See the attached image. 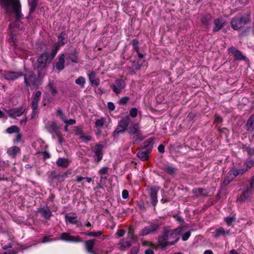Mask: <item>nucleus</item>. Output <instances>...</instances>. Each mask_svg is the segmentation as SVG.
<instances>
[{"label": "nucleus", "instance_id": "nucleus-1", "mask_svg": "<svg viewBox=\"0 0 254 254\" xmlns=\"http://www.w3.org/2000/svg\"><path fill=\"white\" fill-rule=\"evenodd\" d=\"M183 231L182 227H178L174 229H170L164 227L162 234L158 236L157 246L151 244V247L156 249L157 247L165 249L167 247L174 245L180 240V235Z\"/></svg>", "mask_w": 254, "mask_h": 254}, {"label": "nucleus", "instance_id": "nucleus-2", "mask_svg": "<svg viewBox=\"0 0 254 254\" xmlns=\"http://www.w3.org/2000/svg\"><path fill=\"white\" fill-rule=\"evenodd\" d=\"M2 5L6 13L15 14V21L10 26L12 25L14 28H19L21 24L20 19L22 16L19 0H2Z\"/></svg>", "mask_w": 254, "mask_h": 254}, {"label": "nucleus", "instance_id": "nucleus-3", "mask_svg": "<svg viewBox=\"0 0 254 254\" xmlns=\"http://www.w3.org/2000/svg\"><path fill=\"white\" fill-rule=\"evenodd\" d=\"M58 50V46L54 45L51 53L44 52L38 57L37 60V64L34 65L33 68L37 71L39 77H41L42 70L52 62Z\"/></svg>", "mask_w": 254, "mask_h": 254}, {"label": "nucleus", "instance_id": "nucleus-4", "mask_svg": "<svg viewBox=\"0 0 254 254\" xmlns=\"http://www.w3.org/2000/svg\"><path fill=\"white\" fill-rule=\"evenodd\" d=\"M154 139L150 138L145 141L142 145L138 148L137 156L142 161L148 160L153 148V141Z\"/></svg>", "mask_w": 254, "mask_h": 254}, {"label": "nucleus", "instance_id": "nucleus-5", "mask_svg": "<svg viewBox=\"0 0 254 254\" xmlns=\"http://www.w3.org/2000/svg\"><path fill=\"white\" fill-rule=\"evenodd\" d=\"M127 132L134 139L133 143L134 144L137 142L142 141L144 138L138 123H135L130 126L127 128Z\"/></svg>", "mask_w": 254, "mask_h": 254}, {"label": "nucleus", "instance_id": "nucleus-6", "mask_svg": "<svg viewBox=\"0 0 254 254\" xmlns=\"http://www.w3.org/2000/svg\"><path fill=\"white\" fill-rule=\"evenodd\" d=\"M249 21V15H244L241 16H236L232 18L230 23L232 28L235 30H237L244 27Z\"/></svg>", "mask_w": 254, "mask_h": 254}, {"label": "nucleus", "instance_id": "nucleus-7", "mask_svg": "<svg viewBox=\"0 0 254 254\" xmlns=\"http://www.w3.org/2000/svg\"><path fill=\"white\" fill-rule=\"evenodd\" d=\"M131 122V118L128 115L122 118L113 132V136L116 137L119 133H123L126 130H127L128 125Z\"/></svg>", "mask_w": 254, "mask_h": 254}, {"label": "nucleus", "instance_id": "nucleus-8", "mask_svg": "<svg viewBox=\"0 0 254 254\" xmlns=\"http://www.w3.org/2000/svg\"><path fill=\"white\" fill-rule=\"evenodd\" d=\"M24 83L26 87H30L31 88L37 86V78L33 71H29L27 73L23 74Z\"/></svg>", "mask_w": 254, "mask_h": 254}, {"label": "nucleus", "instance_id": "nucleus-9", "mask_svg": "<svg viewBox=\"0 0 254 254\" xmlns=\"http://www.w3.org/2000/svg\"><path fill=\"white\" fill-rule=\"evenodd\" d=\"M160 225L158 223H150L148 226L145 227L139 232V235L141 236L150 234H156L160 230Z\"/></svg>", "mask_w": 254, "mask_h": 254}, {"label": "nucleus", "instance_id": "nucleus-10", "mask_svg": "<svg viewBox=\"0 0 254 254\" xmlns=\"http://www.w3.org/2000/svg\"><path fill=\"white\" fill-rule=\"evenodd\" d=\"M2 77L8 81H14L23 76V72L19 70L18 71H4L2 74Z\"/></svg>", "mask_w": 254, "mask_h": 254}, {"label": "nucleus", "instance_id": "nucleus-11", "mask_svg": "<svg viewBox=\"0 0 254 254\" xmlns=\"http://www.w3.org/2000/svg\"><path fill=\"white\" fill-rule=\"evenodd\" d=\"M126 87V83L122 79H117L114 84L111 85L113 91L117 95L120 94Z\"/></svg>", "mask_w": 254, "mask_h": 254}, {"label": "nucleus", "instance_id": "nucleus-12", "mask_svg": "<svg viewBox=\"0 0 254 254\" xmlns=\"http://www.w3.org/2000/svg\"><path fill=\"white\" fill-rule=\"evenodd\" d=\"M159 190V188L156 186H151L149 189V193L151 200V204L154 207L156 206L158 202L157 193Z\"/></svg>", "mask_w": 254, "mask_h": 254}, {"label": "nucleus", "instance_id": "nucleus-13", "mask_svg": "<svg viewBox=\"0 0 254 254\" xmlns=\"http://www.w3.org/2000/svg\"><path fill=\"white\" fill-rule=\"evenodd\" d=\"M61 239L68 242H82L83 241L79 236H73L67 233H62L61 235Z\"/></svg>", "mask_w": 254, "mask_h": 254}, {"label": "nucleus", "instance_id": "nucleus-14", "mask_svg": "<svg viewBox=\"0 0 254 254\" xmlns=\"http://www.w3.org/2000/svg\"><path fill=\"white\" fill-rule=\"evenodd\" d=\"M25 108L24 107L21 106L17 108L11 109L9 110H5L9 117L12 118H15L16 117L21 116L25 112Z\"/></svg>", "mask_w": 254, "mask_h": 254}, {"label": "nucleus", "instance_id": "nucleus-15", "mask_svg": "<svg viewBox=\"0 0 254 254\" xmlns=\"http://www.w3.org/2000/svg\"><path fill=\"white\" fill-rule=\"evenodd\" d=\"M103 146L102 144H97L93 148V152L95 153V161L98 163L103 158Z\"/></svg>", "mask_w": 254, "mask_h": 254}, {"label": "nucleus", "instance_id": "nucleus-16", "mask_svg": "<svg viewBox=\"0 0 254 254\" xmlns=\"http://www.w3.org/2000/svg\"><path fill=\"white\" fill-rule=\"evenodd\" d=\"M131 65L128 67L129 69L128 73L130 75L135 74V71L138 70L141 68L142 64L140 60H130Z\"/></svg>", "mask_w": 254, "mask_h": 254}, {"label": "nucleus", "instance_id": "nucleus-17", "mask_svg": "<svg viewBox=\"0 0 254 254\" xmlns=\"http://www.w3.org/2000/svg\"><path fill=\"white\" fill-rule=\"evenodd\" d=\"M45 128L48 132L51 133L54 132L56 134H58L60 132L59 127L57 125L56 122L55 121H48L46 124Z\"/></svg>", "mask_w": 254, "mask_h": 254}, {"label": "nucleus", "instance_id": "nucleus-18", "mask_svg": "<svg viewBox=\"0 0 254 254\" xmlns=\"http://www.w3.org/2000/svg\"><path fill=\"white\" fill-rule=\"evenodd\" d=\"M253 189L250 186L246 190H243L241 195L238 197L237 200L240 201H245L247 200L252 194Z\"/></svg>", "mask_w": 254, "mask_h": 254}, {"label": "nucleus", "instance_id": "nucleus-19", "mask_svg": "<svg viewBox=\"0 0 254 254\" xmlns=\"http://www.w3.org/2000/svg\"><path fill=\"white\" fill-rule=\"evenodd\" d=\"M228 53H231L234 55L235 59L237 60H242L245 59V57L243 55L242 53L237 50L235 47H231L228 50Z\"/></svg>", "mask_w": 254, "mask_h": 254}, {"label": "nucleus", "instance_id": "nucleus-20", "mask_svg": "<svg viewBox=\"0 0 254 254\" xmlns=\"http://www.w3.org/2000/svg\"><path fill=\"white\" fill-rule=\"evenodd\" d=\"M65 221L66 223H70L73 225L77 224L78 222L76 214L71 213H69L65 216Z\"/></svg>", "mask_w": 254, "mask_h": 254}, {"label": "nucleus", "instance_id": "nucleus-21", "mask_svg": "<svg viewBox=\"0 0 254 254\" xmlns=\"http://www.w3.org/2000/svg\"><path fill=\"white\" fill-rule=\"evenodd\" d=\"M38 211L46 219H49L52 215L51 211L48 207H40L38 208Z\"/></svg>", "mask_w": 254, "mask_h": 254}, {"label": "nucleus", "instance_id": "nucleus-22", "mask_svg": "<svg viewBox=\"0 0 254 254\" xmlns=\"http://www.w3.org/2000/svg\"><path fill=\"white\" fill-rule=\"evenodd\" d=\"M214 28L213 29V32L219 31L223 26L224 22L222 18H216L214 20Z\"/></svg>", "mask_w": 254, "mask_h": 254}, {"label": "nucleus", "instance_id": "nucleus-23", "mask_svg": "<svg viewBox=\"0 0 254 254\" xmlns=\"http://www.w3.org/2000/svg\"><path fill=\"white\" fill-rule=\"evenodd\" d=\"M212 17L209 14L203 15L200 18L202 24L205 26L210 25L212 23Z\"/></svg>", "mask_w": 254, "mask_h": 254}, {"label": "nucleus", "instance_id": "nucleus-24", "mask_svg": "<svg viewBox=\"0 0 254 254\" xmlns=\"http://www.w3.org/2000/svg\"><path fill=\"white\" fill-rule=\"evenodd\" d=\"M95 240H90L84 242L85 247L87 251L90 254H95L93 251V248L95 244Z\"/></svg>", "mask_w": 254, "mask_h": 254}, {"label": "nucleus", "instance_id": "nucleus-25", "mask_svg": "<svg viewBox=\"0 0 254 254\" xmlns=\"http://www.w3.org/2000/svg\"><path fill=\"white\" fill-rule=\"evenodd\" d=\"M65 56L64 54H62L59 58V61L56 64V68L59 70H62L64 67Z\"/></svg>", "mask_w": 254, "mask_h": 254}, {"label": "nucleus", "instance_id": "nucleus-26", "mask_svg": "<svg viewBox=\"0 0 254 254\" xmlns=\"http://www.w3.org/2000/svg\"><path fill=\"white\" fill-rule=\"evenodd\" d=\"M246 127L248 130L251 131L254 130V114L252 115L248 119Z\"/></svg>", "mask_w": 254, "mask_h": 254}, {"label": "nucleus", "instance_id": "nucleus-27", "mask_svg": "<svg viewBox=\"0 0 254 254\" xmlns=\"http://www.w3.org/2000/svg\"><path fill=\"white\" fill-rule=\"evenodd\" d=\"M88 77L90 82L92 84H94L95 86H98L99 84V80L96 78V74L95 72L91 71L88 74Z\"/></svg>", "mask_w": 254, "mask_h": 254}, {"label": "nucleus", "instance_id": "nucleus-28", "mask_svg": "<svg viewBox=\"0 0 254 254\" xmlns=\"http://www.w3.org/2000/svg\"><path fill=\"white\" fill-rule=\"evenodd\" d=\"M119 244L120 245V250L121 251H124L126 249L128 248L131 246L130 241L126 240L124 239L121 240Z\"/></svg>", "mask_w": 254, "mask_h": 254}, {"label": "nucleus", "instance_id": "nucleus-29", "mask_svg": "<svg viewBox=\"0 0 254 254\" xmlns=\"http://www.w3.org/2000/svg\"><path fill=\"white\" fill-rule=\"evenodd\" d=\"M78 54L75 51H71L67 54L66 59L70 60L72 62L77 63L78 62Z\"/></svg>", "mask_w": 254, "mask_h": 254}, {"label": "nucleus", "instance_id": "nucleus-30", "mask_svg": "<svg viewBox=\"0 0 254 254\" xmlns=\"http://www.w3.org/2000/svg\"><path fill=\"white\" fill-rule=\"evenodd\" d=\"M57 165L63 168H67L69 165L68 160L64 158H59L56 162Z\"/></svg>", "mask_w": 254, "mask_h": 254}, {"label": "nucleus", "instance_id": "nucleus-31", "mask_svg": "<svg viewBox=\"0 0 254 254\" xmlns=\"http://www.w3.org/2000/svg\"><path fill=\"white\" fill-rule=\"evenodd\" d=\"M192 191L196 196L200 195L206 196L208 195V193L202 188H194L192 190Z\"/></svg>", "mask_w": 254, "mask_h": 254}, {"label": "nucleus", "instance_id": "nucleus-32", "mask_svg": "<svg viewBox=\"0 0 254 254\" xmlns=\"http://www.w3.org/2000/svg\"><path fill=\"white\" fill-rule=\"evenodd\" d=\"M20 151V149L17 146H12L10 147L7 152L9 155L12 156L13 158H15L17 154Z\"/></svg>", "mask_w": 254, "mask_h": 254}, {"label": "nucleus", "instance_id": "nucleus-33", "mask_svg": "<svg viewBox=\"0 0 254 254\" xmlns=\"http://www.w3.org/2000/svg\"><path fill=\"white\" fill-rule=\"evenodd\" d=\"M38 0H28V2L30 5L29 13H31L33 12L38 5Z\"/></svg>", "mask_w": 254, "mask_h": 254}, {"label": "nucleus", "instance_id": "nucleus-34", "mask_svg": "<svg viewBox=\"0 0 254 254\" xmlns=\"http://www.w3.org/2000/svg\"><path fill=\"white\" fill-rule=\"evenodd\" d=\"M226 234V231L222 227H220L219 229L215 230L213 233V236L215 238H218L220 236H225Z\"/></svg>", "mask_w": 254, "mask_h": 254}, {"label": "nucleus", "instance_id": "nucleus-35", "mask_svg": "<svg viewBox=\"0 0 254 254\" xmlns=\"http://www.w3.org/2000/svg\"><path fill=\"white\" fill-rule=\"evenodd\" d=\"M19 131L20 128L16 126H12L6 129V132L9 134H12L13 133H18Z\"/></svg>", "mask_w": 254, "mask_h": 254}, {"label": "nucleus", "instance_id": "nucleus-36", "mask_svg": "<svg viewBox=\"0 0 254 254\" xmlns=\"http://www.w3.org/2000/svg\"><path fill=\"white\" fill-rule=\"evenodd\" d=\"M163 170L170 175H173L177 171V169L171 166H166L164 168Z\"/></svg>", "mask_w": 254, "mask_h": 254}, {"label": "nucleus", "instance_id": "nucleus-37", "mask_svg": "<svg viewBox=\"0 0 254 254\" xmlns=\"http://www.w3.org/2000/svg\"><path fill=\"white\" fill-rule=\"evenodd\" d=\"M105 119L104 118H101L98 119L95 122V127L98 128V133L100 134V132L99 130V128L101 127L104 124Z\"/></svg>", "mask_w": 254, "mask_h": 254}, {"label": "nucleus", "instance_id": "nucleus-38", "mask_svg": "<svg viewBox=\"0 0 254 254\" xmlns=\"http://www.w3.org/2000/svg\"><path fill=\"white\" fill-rule=\"evenodd\" d=\"M228 175L230 176V178L231 180H234L237 176L239 175L238 174V171L236 169H231Z\"/></svg>", "mask_w": 254, "mask_h": 254}, {"label": "nucleus", "instance_id": "nucleus-39", "mask_svg": "<svg viewBox=\"0 0 254 254\" xmlns=\"http://www.w3.org/2000/svg\"><path fill=\"white\" fill-rule=\"evenodd\" d=\"M75 82L76 84L79 85L81 88H83L85 83V79L83 76H79L75 79Z\"/></svg>", "mask_w": 254, "mask_h": 254}, {"label": "nucleus", "instance_id": "nucleus-40", "mask_svg": "<svg viewBox=\"0 0 254 254\" xmlns=\"http://www.w3.org/2000/svg\"><path fill=\"white\" fill-rule=\"evenodd\" d=\"M127 237L133 241L135 240L136 239L134 235V230L132 226H130L128 228Z\"/></svg>", "mask_w": 254, "mask_h": 254}, {"label": "nucleus", "instance_id": "nucleus-41", "mask_svg": "<svg viewBox=\"0 0 254 254\" xmlns=\"http://www.w3.org/2000/svg\"><path fill=\"white\" fill-rule=\"evenodd\" d=\"M48 87L49 88V90L51 93V94L53 96H55L57 94L58 91L56 88L54 86L53 83L49 82L48 85Z\"/></svg>", "mask_w": 254, "mask_h": 254}, {"label": "nucleus", "instance_id": "nucleus-42", "mask_svg": "<svg viewBox=\"0 0 254 254\" xmlns=\"http://www.w3.org/2000/svg\"><path fill=\"white\" fill-rule=\"evenodd\" d=\"M86 236L90 237H97L101 236L102 234V232L101 231L97 232H89L88 233H85Z\"/></svg>", "mask_w": 254, "mask_h": 254}, {"label": "nucleus", "instance_id": "nucleus-43", "mask_svg": "<svg viewBox=\"0 0 254 254\" xmlns=\"http://www.w3.org/2000/svg\"><path fill=\"white\" fill-rule=\"evenodd\" d=\"M225 221L228 226H231L236 221V218L234 216L228 217L225 218Z\"/></svg>", "mask_w": 254, "mask_h": 254}, {"label": "nucleus", "instance_id": "nucleus-44", "mask_svg": "<svg viewBox=\"0 0 254 254\" xmlns=\"http://www.w3.org/2000/svg\"><path fill=\"white\" fill-rule=\"evenodd\" d=\"M65 43V39L62 35H60L58 36V43L54 45L58 46V48H59L60 46L64 45Z\"/></svg>", "mask_w": 254, "mask_h": 254}, {"label": "nucleus", "instance_id": "nucleus-45", "mask_svg": "<svg viewBox=\"0 0 254 254\" xmlns=\"http://www.w3.org/2000/svg\"><path fill=\"white\" fill-rule=\"evenodd\" d=\"M132 45L133 47V49L136 52L138 53L139 51V46L138 44L139 42L136 39H133L132 41Z\"/></svg>", "mask_w": 254, "mask_h": 254}, {"label": "nucleus", "instance_id": "nucleus-46", "mask_svg": "<svg viewBox=\"0 0 254 254\" xmlns=\"http://www.w3.org/2000/svg\"><path fill=\"white\" fill-rule=\"evenodd\" d=\"M254 164V161L252 159H248L244 164V166L248 170L250 169Z\"/></svg>", "mask_w": 254, "mask_h": 254}, {"label": "nucleus", "instance_id": "nucleus-47", "mask_svg": "<svg viewBox=\"0 0 254 254\" xmlns=\"http://www.w3.org/2000/svg\"><path fill=\"white\" fill-rule=\"evenodd\" d=\"M40 100L33 98L31 103V108L32 109H37L38 107V104Z\"/></svg>", "mask_w": 254, "mask_h": 254}, {"label": "nucleus", "instance_id": "nucleus-48", "mask_svg": "<svg viewBox=\"0 0 254 254\" xmlns=\"http://www.w3.org/2000/svg\"><path fill=\"white\" fill-rule=\"evenodd\" d=\"M57 115L59 116L63 121L65 120V116L61 109H58L57 111Z\"/></svg>", "mask_w": 254, "mask_h": 254}, {"label": "nucleus", "instance_id": "nucleus-49", "mask_svg": "<svg viewBox=\"0 0 254 254\" xmlns=\"http://www.w3.org/2000/svg\"><path fill=\"white\" fill-rule=\"evenodd\" d=\"M137 115V110L136 108H131L129 111V115L132 117H136Z\"/></svg>", "mask_w": 254, "mask_h": 254}, {"label": "nucleus", "instance_id": "nucleus-50", "mask_svg": "<svg viewBox=\"0 0 254 254\" xmlns=\"http://www.w3.org/2000/svg\"><path fill=\"white\" fill-rule=\"evenodd\" d=\"M80 139H82L84 142H87L91 140L92 137L90 135H84V134L80 135L79 137Z\"/></svg>", "mask_w": 254, "mask_h": 254}, {"label": "nucleus", "instance_id": "nucleus-51", "mask_svg": "<svg viewBox=\"0 0 254 254\" xmlns=\"http://www.w3.org/2000/svg\"><path fill=\"white\" fill-rule=\"evenodd\" d=\"M129 101V98L128 97H124L120 99L119 103L121 105H125Z\"/></svg>", "mask_w": 254, "mask_h": 254}, {"label": "nucleus", "instance_id": "nucleus-52", "mask_svg": "<svg viewBox=\"0 0 254 254\" xmlns=\"http://www.w3.org/2000/svg\"><path fill=\"white\" fill-rule=\"evenodd\" d=\"M108 169L109 168L107 167H103L99 171V174L100 175H104L107 173Z\"/></svg>", "mask_w": 254, "mask_h": 254}, {"label": "nucleus", "instance_id": "nucleus-53", "mask_svg": "<svg viewBox=\"0 0 254 254\" xmlns=\"http://www.w3.org/2000/svg\"><path fill=\"white\" fill-rule=\"evenodd\" d=\"M63 122L65 124H67V125H74L76 123V121L75 120H74V119L67 120L66 118H65V120H64Z\"/></svg>", "mask_w": 254, "mask_h": 254}, {"label": "nucleus", "instance_id": "nucleus-54", "mask_svg": "<svg viewBox=\"0 0 254 254\" xmlns=\"http://www.w3.org/2000/svg\"><path fill=\"white\" fill-rule=\"evenodd\" d=\"M223 122L222 118L219 115H215V120L214 123H221Z\"/></svg>", "mask_w": 254, "mask_h": 254}, {"label": "nucleus", "instance_id": "nucleus-55", "mask_svg": "<svg viewBox=\"0 0 254 254\" xmlns=\"http://www.w3.org/2000/svg\"><path fill=\"white\" fill-rule=\"evenodd\" d=\"M218 130L221 133H224L226 135H228V133H229L228 129L227 128H225V127H219L218 128Z\"/></svg>", "mask_w": 254, "mask_h": 254}, {"label": "nucleus", "instance_id": "nucleus-56", "mask_svg": "<svg viewBox=\"0 0 254 254\" xmlns=\"http://www.w3.org/2000/svg\"><path fill=\"white\" fill-rule=\"evenodd\" d=\"M190 235V231L185 233L182 236V240L184 241H187Z\"/></svg>", "mask_w": 254, "mask_h": 254}, {"label": "nucleus", "instance_id": "nucleus-57", "mask_svg": "<svg viewBox=\"0 0 254 254\" xmlns=\"http://www.w3.org/2000/svg\"><path fill=\"white\" fill-rule=\"evenodd\" d=\"M139 252L138 247H133L130 251V254H137Z\"/></svg>", "mask_w": 254, "mask_h": 254}, {"label": "nucleus", "instance_id": "nucleus-58", "mask_svg": "<svg viewBox=\"0 0 254 254\" xmlns=\"http://www.w3.org/2000/svg\"><path fill=\"white\" fill-rule=\"evenodd\" d=\"M246 150L250 155H254V148L246 147Z\"/></svg>", "mask_w": 254, "mask_h": 254}, {"label": "nucleus", "instance_id": "nucleus-59", "mask_svg": "<svg viewBox=\"0 0 254 254\" xmlns=\"http://www.w3.org/2000/svg\"><path fill=\"white\" fill-rule=\"evenodd\" d=\"M107 107L108 109L111 111H114L115 109L114 104L111 102L108 103Z\"/></svg>", "mask_w": 254, "mask_h": 254}, {"label": "nucleus", "instance_id": "nucleus-60", "mask_svg": "<svg viewBox=\"0 0 254 254\" xmlns=\"http://www.w3.org/2000/svg\"><path fill=\"white\" fill-rule=\"evenodd\" d=\"M66 176V174H65V173L63 174L62 175L59 174L58 175L57 180H58L60 182H62V181H63L64 180V178Z\"/></svg>", "mask_w": 254, "mask_h": 254}, {"label": "nucleus", "instance_id": "nucleus-61", "mask_svg": "<svg viewBox=\"0 0 254 254\" xmlns=\"http://www.w3.org/2000/svg\"><path fill=\"white\" fill-rule=\"evenodd\" d=\"M39 112L38 110L37 109H32V112L31 114V119H34L35 117L37 116V115L38 114Z\"/></svg>", "mask_w": 254, "mask_h": 254}, {"label": "nucleus", "instance_id": "nucleus-62", "mask_svg": "<svg viewBox=\"0 0 254 254\" xmlns=\"http://www.w3.org/2000/svg\"><path fill=\"white\" fill-rule=\"evenodd\" d=\"M238 174L239 175H242L248 171L247 169L244 166L243 168L237 169Z\"/></svg>", "mask_w": 254, "mask_h": 254}, {"label": "nucleus", "instance_id": "nucleus-63", "mask_svg": "<svg viewBox=\"0 0 254 254\" xmlns=\"http://www.w3.org/2000/svg\"><path fill=\"white\" fill-rule=\"evenodd\" d=\"M125 234V231L123 229H119L118 230L117 232V235L118 237H123Z\"/></svg>", "mask_w": 254, "mask_h": 254}, {"label": "nucleus", "instance_id": "nucleus-64", "mask_svg": "<svg viewBox=\"0 0 254 254\" xmlns=\"http://www.w3.org/2000/svg\"><path fill=\"white\" fill-rule=\"evenodd\" d=\"M58 174H57L56 171L53 170L51 172V177L52 180H56L57 178Z\"/></svg>", "mask_w": 254, "mask_h": 254}]
</instances>
